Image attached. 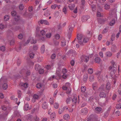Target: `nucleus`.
<instances>
[{"label": "nucleus", "instance_id": "c03bdc74", "mask_svg": "<svg viewBox=\"0 0 121 121\" xmlns=\"http://www.w3.org/2000/svg\"><path fill=\"white\" fill-rule=\"evenodd\" d=\"M61 46L62 47H64L65 45H66V42L65 40H64L63 41H61Z\"/></svg>", "mask_w": 121, "mask_h": 121}, {"label": "nucleus", "instance_id": "b1692460", "mask_svg": "<svg viewBox=\"0 0 121 121\" xmlns=\"http://www.w3.org/2000/svg\"><path fill=\"white\" fill-rule=\"evenodd\" d=\"M95 61L96 63H99L100 62V59L99 57H97L95 59Z\"/></svg>", "mask_w": 121, "mask_h": 121}, {"label": "nucleus", "instance_id": "bf43d9fd", "mask_svg": "<svg viewBox=\"0 0 121 121\" xmlns=\"http://www.w3.org/2000/svg\"><path fill=\"white\" fill-rule=\"evenodd\" d=\"M55 37L56 39H59L60 38V36L59 34H57L55 35Z\"/></svg>", "mask_w": 121, "mask_h": 121}, {"label": "nucleus", "instance_id": "9b49d317", "mask_svg": "<svg viewBox=\"0 0 121 121\" xmlns=\"http://www.w3.org/2000/svg\"><path fill=\"white\" fill-rule=\"evenodd\" d=\"M104 90L105 87L104 84L102 85L98 89V90L100 91H104Z\"/></svg>", "mask_w": 121, "mask_h": 121}, {"label": "nucleus", "instance_id": "c85d7f7f", "mask_svg": "<svg viewBox=\"0 0 121 121\" xmlns=\"http://www.w3.org/2000/svg\"><path fill=\"white\" fill-rule=\"evenodd\" d=\"M44 45H43L41 46V52L42 53H44L45 51Z\"/></svg>", "mask_w": 121, "mask_h": 121}, {"label": "nucleus", "instance_id": "49530a36", "mask_svg": "<svg viewBox=\"0 0 121 121\" xmlns=\"http://www.w3.org/2000/svg\"><path fill=\"white\" fill-rule=\"evenodd\" d=\"M59 12L58 11H57L56 12L54 15V17H56L59 15Z\"/></svg>", "mask_w": 121, "mask_h": 121}, {"label": "nucleus", "instance_id": "5701e85b", "mask_svg": "<svg viewBox=\"0 0 121 121\" xmlns=\"http://www.w3.org/2000/svg\"><path fill=\"white\" fill-rule=\"evenodd\" d=\"M30 39V41H31L30 43L31 44H35L36 42V41L35 40L34 38L32 37L30 39Z\"/></svg>", "mask_w": 121, "mask_h": 121}, {"label": "nucleus", "instance_id": "3c124183", "mask_svg": "<svg viewBox=\"0 0 121 121\" xmlns=\"http://www.w3.org/2000/svg\"><path fill=\"white\" fill-rule=\"evenodd\" d=\"M5 49V47L4 46H2L0 47V50L3 52L4 51Z\"/></svg>", "mask_w": 121, "mask_h": 121}, {"label": "nucleus", "instance_id": "f257e3e1", "mask_svg": "<svg viewBox=\"0 0 121 121\" xmlns=\"http://www.w3.org/2000/svg\"><path fill=\"white\" fill-rule=\"evenodd\" d=\"M112 64V65L110 66L109 68V70H111L110 75L112 77V78L113 79V81L114 82V84H115L116 81V76L115 73L117 70L116 66V65H114L115 63L113 61H111Z\"/></svg>", "mask_w": 121, "mask_h": 121}, {"label": "nucleus", "instance_id": "1a4fd4ad", "mask_svg": "<svg viewBox=\"0 0 121 121\" xmlns=\"http://www.w3.org/2000/svg\"><path fill=\"white\" fill-rule=\"evenodd\" d=\"M88 111V110L86 108H83L81 110V112L83 114H86Z\"/></svg>", "mask_w": 121, "mask_h": 121}, {"label": "nucleus", "instance_id": "6e6552de", "mask_svg": "<svg viewBox=\"0 0 121 121\" xmlns=\"http://www.w3.org/2000/svg\"><path fill=\"white\" fill-rule=\"evenodd\" d=\"M111 88V84L109 82H107L106 85L105 89L108 91H109Z\"/></svg>", "mask_w": 121, "mask_h": 121}, {"label": "nucleus", "instance_id": "052dcab7", "mask_svg": "<svg viewBox=\"0 0 121 121\" xmlns=\"http://www.w3.org/2000/svg\"><path fill=\"white\" fill-rule=\"evenodd\" d=\"M57 6V5L56 4H54L51 6V8L52 9H55L56 7Z\"/></svg>", "mask_w": 121, "mask_h": 121}, {"label": "nucleus", "instance_id": "ddd939ff", "mask_svg": "<svg viewBox=\"0 0 121 121\" xmlns=\"http://www.w3.org/2000/svg\"><path fill=\"white\" fill-rule=\"evenodd\" d=\"M102 108L100 107H97L95 108L94 110L95 111L97 112H100L102 110Z\"/></svg>", "mask_w": 121, "mask_h": 121}, {"label": "nucleus", "instance_id": "9d476101", "mask_svg": "<svg viewBox=\"0 0 121 121\" xmlns=\"http://www.w3.org/2000/svg\"><path fill=\"white\" fill-rule=\"evenodd\" d=\"M111 50L113 52H115L117 50V47L115 45H112L111 47Z\"/></svg>", "mask_w": 121, "mask_h": 121}, {"label": "nucleus", "instance_id": "4468645a", "mask_svg": "<svg viewBox=\"0 0 121 121\" xmlns=\"http://www.w3.org/2000/svg\"><path fill=\"white\" fill-rule=\"evenodd\" d=\"M121 99H119V100H117V102H119V104H117L116 106V108L117 109H120L121 108V104H120V102H121Z\"/></svg>", "mask_w": 121, "mask_h": 121}, {"label": "nucleus", "instance_id": "a211bd4d", "mask_svg": "<svg viewBox=\"0 0 121 121\" xmlns=\"http://www.w3.org/2000/svg\"><path fill=\"white\" fill-rule=\"evenodd\" d=\"M50 14V13L49 10H47L45 12V13L44 14V15L46 17H47Z\"/></svg>", "mask_w": 121, "mask_h": 121}, {"label": "nucleus", "instance_id": "f3484780", "mask_svg": "<svg viewBox=\"0 0 121 121\" xmlns=\"http://www.w3.org/2000/svg\"><path fill=\"white\" fill-rule=\"evenodd\" d=\"M88 75L87 74H85L84 76L83 79V80L84 82H86V81L88 78Z\"/></svg>", "mask_w": 121, "mask_h": 121}, {"label": "nucleus", "instance_id": "c9c22d12", "mask_svg": "<svg viewBox=\"0 0 121 121\" xmlns=\"http://www.w3.org/2000/svg\"><path fill=\"white\" fill-rule=\"evenodd\" d=\"M25 71L26 70L24 69H22L20 71L19 73L21 74L22 75L25 72Z\"/></svg>", "mask_w": 121, "mask_h": 121}, {"label": "nucleus", "instance_id": "393cba45", "mask_svg": "<svg viewBox=\"0 0 121 121\" xmlns=\"http://www.w3.org/2000/svg\"><path fill=\"white\" fill-rule=\"evenodd\" d=\"M56 116L55 113H52L50 116V117L52 120H54V118Z\"/></svg>", "mask_w": 121, "mask_h": 121}, {"label": "nucleus", "instance_id": "7c9ffc66", "mask_svg": "<svg viewBox=\"0 0 121 121\" xmlns=\"http://www.w3.org/2000/svg\"><path fill=\"white\" fill-rule=\"evenodd\" d=\"M73 102L74 104H75L77 101V98L76 97H74L72 99Z\"/></svg>", "mask_w": 121, "mask_h": 121}, {"label": "nucleus", "instance_id": "6e6d98bb", "mask_svg": "<svg viewBox=\"0 0 121 121\" xmlns=\"http://www.w3.org/2000/svg\"><path fill=\"white\" fill-rule=\"evenodd\" d=\"M23 37V35L21 34H20L18 36V38L19 39H21Z\"/></svg>", "mask_w": 121, "mask_h": 121}, {"label": "nucleus", "instance_id": "2f4dec72", "mask_svg": "<svg viewBox=\"0 0 121 121\" xmlns=\"http://www.w3.org/2000/svg\"><path fill=\"white\" fill-rule=\"evenodd\" d=\"M89 40V39L88 37H85L84 38L83 40V42L86 43Z\"/></svg>", "mask_w": 121, "mask_h": 121}, {"label": "nucleus", "instance_id": "f03ea898", "mask_svg": "<svg viewBox=\"0 0 121 121\" xmlns=\"http://www.w3.org/2000/svg\"><path fill=\"white\" fill-rule=\"evenodd\" d=\"M83 35L82 34H77V38L78 40V43L80 44L83 45V42L82 41V40L83 38Z\"/></svg>", "mask_w": 121, "mask_h": 121}, {"label": "nucleus", "instance_id": "09e8293b", "mask_svg": "<svg viewBox=\"0 0 121 121\" xmlns=\"http://www.w3.org/2000/svg\"><path fill=\"white\" fill-rule=\"evenodd\" d=\"M105 9H107L110 8V5L107 4H105L104 6Z\"/></svg>", "mask_w": 121, "mask_h": 121}, {"label": "nucleus", "instance_id": "423d86ee", "mask_svg": "<svg viewBox=\"0 0 121 121\" xmlns=\"http://www.w3.org/2000/svg\"><path fill=\"white\" fill-rule=\"evenodd\" d=\"M62 72L63 73V74L62 76V78L64 79H66L68 76V75L65 74V73L67 72L66 69H63Z\"/></svg>", "mask_w": 121, "mask_h": 121}, {"label": "nucleus", "instance_id": "4c0bfd02", "mask_svg": "<svg viewBox=\"0 0 121 121\" xmlns=\"http://www.w3.org/2000/svg\"><path fill=\"white\" fill-rule=\"evenodd\" d=\"M9 16L6 15L4 17V19L5 21H8L9 19Z\"/></svg>", "mask_w": 121, "mask_h": 121}, {"label": "nucleus", "instance_id": "cd10ccee", "mask_svg": "<svg viewBox=\"0 0 121 121\" xmlns=\"http://www.w3.org/2000/svg\"><path fill=\"white\" fill-rule=\"evenodd\" d=\"M105 22V20L104 19H99L98 20V22L100 24H104Z\"/></svg>", "mask_w": 121, "mask_h": 121}, {"label": "nucleus", "instance_id": "58836bf2", "mask_svg": "<svg viewBox=\"0 0 121 121\" xmlns=\"http://www.w3.org/2000/svg\"><path fill=\"white\" fill-rule=\"evenodd\" d=\"M94 99V98L92 97H91L89 98V101L90 102L92 103L93 102V100Z\"/></svg>", "mask_w": 121, "mask_h": 121}, {"label": "nucleus", "instance_id": "c756f323", "mask_svg": "<svg viewBox=\"0 0 121 121\" xmlns=\"http://www.w3.org/2000/svg\"><path fill=\"white\" fill-rule=\"evenodd\" d=\"M81 3L82 7V8H83L85 6V0H81Z\"/></svg>", "mask_w": 121, "mask_h": 121}, {"label": "nucleus", "instance_id": "774afa93", "mask_svg": "<svg viewBox=\"0 0 121 121\" xmlns=\"http://www.w3.org/2000/svg\"><path fill=\"white\" fill-rule=\"evenodd\" d=\"M38 48V47L37 45H34L33 48L34 50H36Z\"/></svg>", "mask_w": 121, "mask_h": 121}, {"label": "nucleus", "instance_id": "bb28decb", "mask_svg": "<svg viewBox=\"0 0 121 121\" xmlns=\"http://www.w3.org/2000/svg\"><path fill=\"white\" fill-rule=\"evenodd\" d=\"M36 87L38 89L41 88L42 87V85L41 83H38L36 85Z\"/></svg>", "mask_w": 121, "mask_h": 121}, {"label": "nucleus", "instance_id": "e2e57ef3", "mask_svg": "<svg viewBox=\"0 0 121 121\" xmlns=\"http://www.w3.org/2000/svg\"><path fill=\"white\" fill-rule=\"evenodd\" d=\"M59 106V104L57 103H55V104L54 105V107L56 109H57L58 108Z\"/></svg>", "mask_w": 121, "mask_h": 121}, {"label": "nucleus", "instance_id": "0e129e2a", "mask_svg": "<svg viewBox=\"0 0 121 121\" xmlns=\"http://www.w3.org/2000/svg\"><path fill=\"white\" fill-rule=\"evenodd\" d=\"M35 55L34 53H30V56L31 58H33L34 55Z\"/></svg>", "mask_w": 121, "mask_h": 121}, {"label": "nucleus", "instance_id": "39448f33", "mask_svg": "<svg viewBox=\"0 0 121 121\" xmlns=\"http://www.w3.org/2000/svg\"><path fill=\"white\" fill-rule=\"evenodd\" d=\"M89 57L87 56H85V55H83L81 57V60L82 61H84L86 62H87L89 59Z\"/></svg>", "mask_w": 121, "mask_h": 121}, {"label": "nucleus", "instance_id": "79ce46f5", "mask_svg": "<svg viewBox=\"0 0 121 121\" xmlns=\"http://www.w3.org/2000/svg\"><path fill=\"white\" fill-rule=\"evenodd\" d=\"M89 18V17L86 16H83L82 17V18L84 19V21L85 20L86 21H87Z\"/></svg>", "mask_w": 121, "mask_h": 121}, {"label": "nucleus", "instance_id": "680f3d73", "mask_svg": "<svg viewBox=\"0 0 121 121\" xmlns=\"http://www.w3.org/2000/svg\"><path fill=\"white\" fill-rule=\"evenodd\" d=\"M62 11L65 14H66V13L67 12L66 9L65 7H64L63 8Z\"/></svg>", "mask_w": 121, "mask_h": 121}, {"label": "nucleus", "instance_id": "de8ad7c7", "mask_svg": "<svg viewBox=\"0 0 121 121\" xmlns=\"http://www.w3.org/2000/svg\"><path fill=\"white\" fill-rule=\"evenodd\" d=\"M64 110V109L63 108H59L58 112L59 114H61L63 112Z\"/></svg>", "mask_w": 121, "mask_h": 121}, {"label": "nucleus", "instance_id": "864d4df0", "mask_svg": "<svg viewBox=\"0 0 121 121\" xmlns=\"http://www.w3.org/2000/svg\"><path fill=\"white\" fill-rule=\"evenodd\" d=\"M44 70L43 69H40L39 70V72L40 74H42L43 73Z\"/></svg>", "mask_w": 121, "mask_h": 121}, {"label": "nucleus", "instance_id": "dca6fc26", "mask_svg": "<svg viewBox=\"0 0 121 121\" xmlns=\"http://www.w3.org/2000/svg\"><path fill=\"white\" fill-rule=\"evenodd\" d=\"M20 85L21 86H22L25 88H27L28 86V84L27 82H26L24 83H22V84H20Z\"/></svg>", "mask_w": 121, "mask_h": 121}, {"label": "nucleus", "instance_id": "412c9836", "mask_svg": "<svg viewBox=\"0 0 121 121\" xmlns=\"http://www.w3.org/2000/svg\"><path fill=\"white\" fill-rule=\"evenodd\" d=\"M70 118V117L69 115L67 114H65L63 116V118L65 120L69 119Z\"/></svg>", "mask_w": 121, "mask_h": 121}, {"label": "nucleus", "instance_id": "6ab92c4d", "mask_svg": "<svg viewBox=\"0 0 121 121\" xmlns=\"http://www.w3.org/2000/svg\"><path fill=\"white\" fill-rule=\"evenodd\" d=\"M40 68V66L38 64L36 65L35 66V69L36 70H39Z\"/></svg>", "mask_w": 121, "mask_h": 121}, {"label": "nucleus", "instance_id": "338daca9", "mask_svg": "<svg viewBox=\"0 0 121 121\" xmlns=\"http://www.w3.org/2000/svg\"><path fill=\"white\" fill-rule=\"evenodd\" d=\"M51 33H47L46 34V36L47 38H50L51 37Z\"/></svg>", "mask_w": 121, "mask_h": 121}, {"label": "nucleus", "instance_id": "603ef678", "mask_svg": "<svg viewBox=\"0 0 121 121\" xmlns=\"http://www.w3.org/2000/svg\"><path fill=\"white\" fill-rule=\"evenodd\" d=\"M115 37V35L114 34H112V35L111 39L112 41H113L114 40V38Z\"/></svg>", "mask_w": 121, "mask_h": 121}, {"label": "nucleus", "instance_id": "ea45409f", "mask_svg": "<svg viewBox=\"0 0 121 121\" xmlns=\"http://www.w3.org/2000/svg\"><path fill=\"white\" fill-rule=\"evenodd\" d=\"M81 91L82 92H85L86 90V88L85 86L82 87L81 88Z\"/></svg>", "mask_w": 121, "mask_h": 121}, {"label": "nucleus", "instance_id": "5fc2aeb1", "mask_svg": "<svg viewBox=\"0 0 121 121\" xmlns=\"http://www.w3.org/2000/svg\"><path fill=\"white\" fill-rule=\"evenodd\" d=\"M7 80V79L6 78H1L0 80V82H5Z\"/></svg>", "mask_w": 121, "mask_h": 121}, {"label": "nucleus", "instance_id": "20e7f679", "mask_svg": "<svg viewBox=\"0 0 121 121\" xmlns=\"http://www.w3.org/2000/svg\"><path fill=\"white\" fill-rule=\"evenodd\" d=\"M68 28L69 29L68 30V37L69 39L71 37V35L73 30V28L71 26H69Z\"/></svg>", "mask_w": 121, "mask_h": 121}, {"label": "nucleus", "instance_id": "2eb2a0df", "mask_svg": "<svg viewBox=\"0 0 121 121\" xmlns=\"http://www.w3.org/2000/svg\"><path fill=\"white\" fill-rule=\"evenodd\" d=\"M25 72H26V73L25 75L26 77H27L28 76L30 75L31 74V73L29 70H26Z\"/></svg>", "mask_w": 121, "mask_h": 121}, {"label": "nucleus", "instance_id": "4d7b16f0", "mask_svg": "<svg viewBox=\"0 0 121 121\" xmlns=\"http://www.w3.org/2000/svg\"><path fill=\"white\" fill-rule=\"evenodd\" d=\"M40 33L41 35H45L46 34V32L44 30H42V31H41Z\"/></svg>", "mask_w": 121, "mask_h": 121}, {"label": "nucleus", "instance_id": "a878e982", "mask_svg": "<svg viewBox=\"0 0 121 121\" xmlns=\"http://www.w3.org/2000/svg\"><path fill=\"white\" fill-rule=\"evenodd\" d=\"M109 111V109H108L107 111L104 113V117H106L108 116Z\"/></svg>", "mask_w": 121, "mask_h": 121}, {"label": "nucleus", "instance_id": "a19ab883", "mask_svg": "<svg viewBox=\"0 0 121 121\" xmlns=\"http://www.w3.org/2000/svg\"><path fill=\"white\" fill-rule=\"evenodd\" d=\"M88 73L89 74H92L93 72V69L92 68H90L88 70Z\"/></svg>", "mask_w": 121, "mask_h": 121}, {"label": "nucleus", "instance_id": "aec40b11", "mask_svg": "<svg viewBox=\"0 0 121 121\" xmlns=\"http://www.w3.org/2000/svg\"><path fill=\"white\" fill-rule=\"evenodd\" d=\"M29 109H30V108L29 107L28 104L26 103L24 106V110L25 111H27Z\"/></svg>", "mask_w": 121, "mask_h": 121}, {"label": "nucleus", "instance_id": "473e14b6", "mask_svg": "<svg viewBox=\"0 0 121 121\" xmlns=\"http://www.w3.org/2000/svg\"><path fill=\"white\" fill-rule=\"evenodd\" d=\"M24 8V6L22 4H20L19 7V9L20 10H22Z\"/></svg>", "mask_w": 121, "mask_h": 121}, {"label": "nucleus", "instance_id": "37998d69", "mask_svg": "<svg viewBox=\"0 0 121 121\" xmlns=\"http://www.w3.org/2000/svg\"><path fill=\"white\" fill-rule=\"evenodd\" d=\"M89 79L90 81H92L94 80V77L93 76H90L89 77Z\"/></svg>", "mask_w": 121, "mask_h": 121}, {"label": "nucleus", "instance_id": "4be33fe9", "mask_svg": "<svg viewBox=\"0 0 121 121\" xmlns=\"http://www.w3.org/2000/svg\"><path fill=\"white\" fill-rule=\"evenodd\" d=\"M8 85L6 83H4L2 85V88L4 90H5L7 89L8 88Z\"/></svg>", "mask_w": 121, "mask_h": 121}, {"label": "nucleus", "instance_id": "f704fd0d", "mask_svg": "<svg viewBox=\"0 0 121 121\" xmlns=\"http://www.w3.org/2000/svg\"><path fill=\"white\" fill-rule=\"evenodd\" d=\"M115 22L114 19H112L110 23V25L111 26H112L114 25L115 23Z\"/></svg>", "mask_w": 121, "mask_h": 121}, {"label": "nucleus", "instance_id": "e433bc0d", "mask_svg": "<svg viewBox=\"0 0 121 121\" xmlns=\"http://www.w3.org/2000/svg\"><path fill=\"white\" fill-rule=\"evenodd\" d=\"M75 7V6L74 4H73L71 6H68L69 9L71 10H73L74 9Z\"/></svg>", "mask_w": 121, "mask_h": 121}, {"label": "nucleus", "instance_id": "69168bd1", "mask_svg": "<svg viewBox=\"0 0 121 121\" xmlns=\"http://www.w3.org/2000/svg\"><path fill=\"white\" fill-rule=\"evenodd\" d=\"M30 41V39H28L27 41L24 44V46H26L27 44H28L29 43Z\"/></svg>", "mask_w": 121, "mask_h": 121}, {"label": "nucleus", "instance_id": "7ed1b4c3", "mask_svg": "<svg viewBox=\"0 0 121 121\" xmlns=\"http://www.w3.org/2000/svg\"><path fill=\"white\" fill-rule=\"evenodd\" d=\"M20 17L17 15L15 16L14 20L12 21V23L13 25H15L17 24V21L20 19Z\"/></svg>", "mask_w": 121, "mask_h": 121}, {"label": "nucleus", "instance_id": "f8f14e48", "mask_svg": "<svg viewBox=\"0 0 121 121\" xmlns=\"http://www.w3.org/2000/svg\"><path fill=\"white\" fill-rule=\"evenodd\" d=\"M99 96L100 98H105L106 96V95L104 92H102L100 93Z\"/></svg>", "mask_w": 121, "mask_h": 121}, {"label": "nucleus", "instance_id": "72a5a7b5", "mask_svg": "<svg viewBox=\"0 0 121 121\" xmlns=\"http://www.w3.org/2000/svg\"><path fill=\"white\" fill-rule=\"evenodd\" d=\"M106 56L107 57H110L112 55V53L110 52H108L106 53Z\"/></svg>", "mask_w": 121, "mask_h": 121}, {"label": "nucleus", "instance_id": "0eeeda50", "mask_svg": "<svg viewBox=\"0 0 121 121\" xmlns=\"http://www.w3.org/2000/svg\"><path fill=\"white\" fill-rule=\"evenodd\" d=\"M42 108L44 109L47 108L48 105L46 102H44L43 103L42 105Z\"/></svg>", "mask_w": 121, "mask_h": 121}, {"label": "nucleus", "instance_id": "8fccbe9b", "mask_svg": "<svg viewBox=\"0 0 121 121\" xmlns=\"http://www.w3.org/2000/svg\"><path fill=\"white\" fill-rule=\"evenodd\" d=\"M27 119L31 121L32 118V116L31 115H29L27 117Z\"/></svg>", "mask_w": 121, "mask_h": 121}, {"label": "nucleus", "instance_id": "a18cd8bd", "mask_svg": "<svg viewBox=\"0 0 121 121\" xmlns=\"http://www.w3.org/2000/svg\"><path fill=\"white\" fill-rule=\"evenodd\" d=\"M11 14L13 16H15L16 14V12L15 11H13L11 12Z\"/></svg>", "mask_w": 121, "mask_h": 121}, {"label": "nucleus", "instance_id": "13d9d810", "mask_svg": "<svg viewBox=\"0 0 121 121\" xmlns=\"http://www.w3.org/2000/svg\"><path fill=\"white\" fill-rule=\"evenodd\" d=\"M56 57V55L54 53H53L51 55V57L52 59H53L55 58Z\"/></svg>", "mask_w": 121, "mask_h": 121}]
</instances>
